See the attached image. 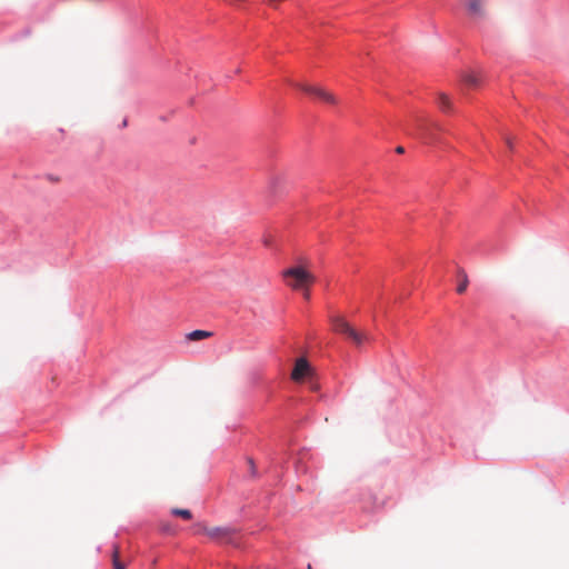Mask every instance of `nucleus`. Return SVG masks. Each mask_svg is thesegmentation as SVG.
<instances>
[{
	"instance_id": "19",
	"label": "nucleus",
	"mask_w": 569,
	"mask_h": 569,
	"mask_svg": "<svg viewBox=\"0 0 569 569\" xmlns=\"http://www.w3.org/2000/svg\"><path fill=\"white\" fill-rule=\"evenodd\" d=\"M307 569H312V568H311V565L307 566Z\"/></svg>"
},
{
	"instance_id": "10",
	"label": "nucleus",
	"mask_w": 569,
	"mask_h": 569,
	"mask_svg": "<svg viewBox=\"0 0 569 569\" xmlns=\"http://www.w3.org/2000/svg\"><path fill=\"white\" fill-rule=\"evenodd\" d=\"M171 515H173L174 517H181V519L183 520L191 519V512L189 509L173 508L171 509Z\"/></svg>"
},
{
	"instance_id": "17",
	"label": "nucleus",
	"mask_w": 569,
	"mask_h": 569,
	"mask_svg": "<svg viewBox=\"0 0 569 569\" xmlns=\"http://www.w3.org/2000/svg\"><path fill=\"white\" fill-rule=\"evenodd\" d=\"M269 242H270V240H266V241H264V244H266V246H269Z\"/></svg>"
},
{
	"instance_id": "7",
	"label": "nucleus",
	"mask_w": 569,
	"mask_h": 569,
	"mask_svg": "<svg viewBox=\"0 0 569 569\" xmlns=\"http://www.w3.org/2000/svg\"><path fill=\"white\" fill-rule=\"evenodd\" d=\"M211 337V332L207 330H194L187 335V338L191 341L206 340Z\"/></svg>"
},
{
	"instance_id": "18",
	"label": "nucleus",
	"mask_w": 569,
	"mask_h": 569,
	"mask_svg": "<svg viewBox=\"0 0 569 569\" xmlns=\"http://www.w3.org/2000/svg\"><path fill=\"white\" fill-rule=\"evenodd\" d=\"M269 242H270V240H266V241H264V244H266V246H269Z\"/></svg>"
},
{
	"instance_id": "6",
	"label": "nucleus",
	"mask_w": 569,
	"mask_h": 569,
	"mask_svg": "<svg viewBox=\"0 0 569 569\" xmlns=\"http://www.w3.org/2000/svg\"><path fill=\"white\" fill-rule=\"evenodd\" d=\"M465 12L467 17L475 21L486 18V7L483 6V2H466Z\"/></svg>"
},
{
	"instance_id": "9",
	"label": "nucleus",
	"mask_w": 569,
	"mask_h": 569,
	"mask_svg": "<svg viewBox=\"0 0 569 569\" xmlns=\"http://www.w3.org/2000/svg\"><path fill=\"white\" fill-rule=\"evenodd\" d=\"M460 283L457 286V293L462 295L467 290L468 279L467 273L462 269L459 270Z\"/></svg>"
},
{
	"instance_id": "5",
	"label": "nucleus",
	"mask_w": 569,
	"mask_h": 569,
	"mask_svg": "<svg viewBox=\"0 0 569 569\" xmlns=\"http://www.w3.org/2000/svg\"><path fill=\"white\" fill-rule=\"evenodd\" d=\"M310 375V365L303 358H298L297 362H295L293 371H291V380L295 382H300L302 379Z\"/></svg>"
},
{
	"instance_id": "11",
	"label": "nucleus",
	"mask_w": 569,
	"mask_h": 569,
	"mask_svg": "<svg viewBox=\"0 0 569 569\" xmlns=\"http://www.w3.org/2000/svg\"><path fill=\"white\" fill-rule=\"evenodd\" d=\"M439 107L443 112H447L450 109V100L443 93L439 94Z\"/></svg>"
},
{
	"instance_id": "13",
	"label": "nucleus",
	"mask_w": 569,
	"mask_h": 569,
	"mask_svg": "<svg viewBox=\"0 0 569 569\" xmlns=\"http://www.w3.org/2000/svg\"><path fill=\"white\" fill-rule=\"evenodd\" d=\"M295 291H299L301 293H303V298L305 299H310V288H307V290H295Z\"/></svg>"
},
{
	"instance_id": "4",
	"label": "nucleus",
	"mask_w": 569,
	"mask_h": 569,
	"mask_svg": "<svg viewBox=\"0 0 569 569\" xmlns=\"http://www.w3.org/2000/svg\"><path fill=\"white\" fill-rule=\"evenodd\" d=\"M290 84L310 96L318 98L319 100H321L330 106L337 104V98L333 96V93L326 90L321 86H311L309 83H295V82H290Z\"/></svg>"
},
{
	"instance_id": "15",
	"label": "nucleus",
	"mask_w": 569,
	"mask_h": 569,
	"mask_svg": "<svg viewBox=\"0 0 569 569\" xmlns=\"http://www.w3.org/2000/svg\"><path fill=\"white\" fill-rule=\"evenodd\" d=\"M507 144H508V148H512V144H510V140L507 139Z\"/></svg>"
},
{
	"instance_id": "8",
	"label": "nucleus",
	"mask_w": 569,
	"mask_h": 569,
	"mask_svg": "<svg viewBox=\"0 0 569 569\" xmlns=\"http://www.w3.org/2000/svg\"><path fill=\"white\" fill-rule=\"evenodd\" d=\"M119 546L112 548V568L113 569H126V565L119 560Z\"/></svg>"
},
{
	"instance_id": "14",
	"label": "nucleus",
	"mask_w": 569,
	"mask_h": 569,
	"mask_svg": "<svg viewBox=\"0 0 569 569\" xmlns=\"http://www.w3.org/2000/svg\"><path fill=\"white\" fill-rule=\"evenodd\" d=\"M405 152V148L403 147H397V153L398 154H402Z\"/></svg>"
},
{
	"instance_id": "1",
	"label": "nucleus",
	"mask_w": 569,
	"mask_h": 569,
	"mask_svg": "<svg viewBox=\"0 0 569 569\" xmlns=\"http://www.w3.org/2000/svg\"><path fill=\"white\" fill-rule=\"evenodd\" d=\"M330 326H332L333 332L343 336V338L358 348V350H362L363 347L372 342V337L369 332L357 329L347 322L342 316L330 317Z\"/></svg>"
},
{
	"instance_id": "12",
	"label": "nucleus",
	"mask_w": 569,
	"mask_h": 569,
	"mask_svg": "<svg viewBox=\"0 0 569 569\" xmlns=\"http://www.w3.org/2000/svg\"><path fill=\"white\" fill-rule=\"evenodd\" d=\"M465 82L469 87H476V84H477V77L475 74H466Z\"/></svg>"
},
{
	"instance_id": "16",
	"label": "nucleus",
	"mask_w": 569,
	"mask_h": 569,
	"mask_svg": "<svg viewBox=\"0 0 569 569\" xmlns=\"http://www.w3.org/2000/svg\"><path fill=\"white\" fill-rule=\"evenodd\" d=\"M278 177H273V182H277L278 181Z\"/></svg>"
},
{
	"instance_id": "2",
	"label": "nucleus",
	"mask_w": 569,
	"mask_h": 569,
	"mask_svg": "<svg viewBox=\"0 0 569 569\" xmlns=\"http://www.w3.org/2000/svg\"><path fill=\"white\" fill-rule=\"evenodd\" d=\"M281 274L292 290H306L315 282V277L302 267H291Z\"/></svg>"
},
{
	"instance_id": "3",
	"label": "nucleus",
	"mask_w": 569,
	"mask_h": 569,
	"mask_svg": "<svg viewBox=\"0 0 569 569\" xmlns=\"http://www.w3.org/2000/svg\"><path fill=\"white\" fill-rule=\"evenodd\" d=\"M196 533L206 535L210 539L223 545H232L237 536V531L231 527H208L202 522L196 525Z\"/></svg>"
}]
</instances>
